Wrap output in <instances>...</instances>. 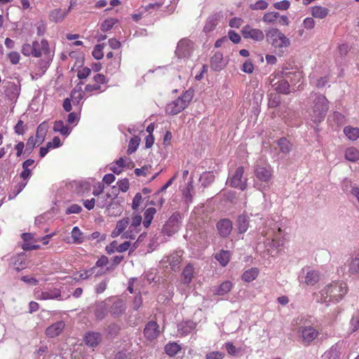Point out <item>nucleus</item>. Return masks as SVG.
I'll return each mask as SVG.
<instances>
[{
  "label": "nucleus",
  "instance_id": "nucleus-6",
  "mask_svg": "<svg viewBox=\"0 0 359 359\" xmlns=\"http://www.w3.org/2000/svg\"><path fill=\"white\" fill-rule=\"evenodd\" d=\"M348 288L343 282L332 283L326 285L322 290V295L326 294L325 299L330 297L329 301L339 302L347 293Z\"/></svg>",
  "mask_w": 359,
  "mask_h": 359
},
{
  "label": "nucleus",
  "instance_id": "nucleus-39",
  "mask_svg": "<svg viewBox=\"0 0 359 359\" xmlns=\"http://www.w3.org/2000/svg\"><path fill=\"white\" fill-rule=\"evenodd\" d=\"M156 212V210L154 208H149L145 210L144 213V219L143 221V225L145 228H148L150 226Z\"/></svg>",
  "mask_w": 359,
  "mask_h": 359
},
{
  "label": "nucleus",
  "instance_id": "nucleus-28",
  "mask_svg": "<svg viewBox=\"0 0 359 359\" xmlns=\"http://www.w3.org/2000/svg\"><path fill=\"white\" fill-rule=\"evenodd\" d=\"M194 271V266L191 264H187L182 273V281L184 285H188L192 280Z\"/></svg>",
  "mask_w": 359,
  "mask_h": 359
},
{
  "label": "nucleus",
  "instance_id": "nucleus-54",
  "mask_svg": "<svg viewBox=\"0 0 359 359\" xmlns=\"http://www.w3.org/2000/svg\"><path fill=\"white\" fill-rule=\"evenodd\" d=\"M273 7L279 11H286L290 6V2L287 0L278 1L273 4Z\"/></svg>",
  "mask_w": 359,
  "mask_h": 359
},
{
  "label": "nucleus",
  "instance_id": "nucleus-4",
  "mask_svg": "<svg viewBox=\"0 0 359 359\" xmlns=\"http://www.w3.org/2000/svg\"><path fill=\"white\" fill-rule=\"evenodd\" d=\"M194 97V91L191 89L186 90L176 100L168 103L165 107L168 114L176 115L186 109Z\"/></svg>",
  "mask_w": 359,
  "mask_h": 359
},
{
  "label": "nucleus",
  "instance_id": "nucleus-52",
  "mask_svg": "<svg viewBox=\"0 0 359 359\" xmlns=\"http://www.w3.org/2000/svg\"><path fill=\"white\" fill-rule=\"evenodd\" d=\"M116 22V20L114 18H108L101 24L100 29L104 32H108L112 29Z\"/></svg>",
  "mask_w": 359,
  "mask_h": 359
},
{
  "label": "nucleus",
  "instance_id": "nucleus-37",
  "mask_svg": "<svg viewBox=\"0 0 359 359\" xmlns=\"http://www.w3.org/2000/svg\"><path fill=\"white\" fill-rule=\"evenodd\" d=\"M218 20V15L217 14L210 16L205 22L203 30L205 33H210L217 26Z\"/></svg>",
  "mask_w": 359,
  "mask_h": 359
},
{
  "label": "nucleus",
  "instance_id": "nucleus-11",
  "mask_svg": "<svg viewBox=\"0 0 359 359\" xmlns=\"http://www.w3.org/2000/svg\"><path fill=\"white\" fill-rule=\"evenodd\" d=\"M216 229L221 238H226L231 234L233 230V223L228 218H223L216 223Z\"/></svg>",
  "mask_w": 359,
  "mask_h": 359
},
{
  "label": "nucleus",
  "instance_id": "nucleus-41",
  "mask_svg": "<svg viewBox=\"0 0 359 359\" xmlns=\"http://www.w3.org/2000/svg\"><path fill=\"white\" fill-rule=\"evenodd\" d=\"M344 133L351 140H356L359 137V129L351 126H346L344 128Z\"/></svg>",
  "mask_w": 359,
  "mask_h": 359
},
{
  "label": "nucleus",
  "instance_id": "nucleus-58",
  "mask_svg": "<svg viewBox=\"0 0 359 359\" xmlns=\"http://www.w3.org/2000/svg\"><path fill=\"white\" fill-rule=\"evenodd\" d=\"M21 52L25 56H33V43L32 44L24 43L22 46Z\"/></svg>",
  "mask_w": 359,
  "mask_h": 359
},
{
  "label": "nucleus",
  "instance_id": "nucleus-32",
  "mask_svg": "<svg viewBox=\"0 0 359 359\" xmlns=\"http://www.w3.org/2000/svg\"><path fill=\"white\" fill-rule=\"evenodd\" d=\"M340 348L338 344L333 345L323 355L324 359H339Z\"/></svg>",
  "mask_w": 359,
  "mask_h": 359
},
{
  "label": "nucleus",
  "instance_id": "nucleus-2",
  "mask_svg": "<svg viewBox=\"0 0 359 359\" xmlns=\"http://www.w3.org/2000/svg\"><path fill=\"white\" fill-rule=\"evenodd\" d=\"M309 98L313 100L312 112L310 114L311 121L320 123L324 120L328 110V101L325 96L311 92Z\"/></svg>",
  "mask_w": 359,
  "mask_h": 359
},
{
  "label": "nucleus",
  "instance_id": "nucleus-26",
  "mask_svg": "<svg viewBox=\"0 0 359 359\" xmlns=\"http://www.w3.org/2000/svg\"><path fill=\"white\" fill-rule=\"evenodd\" d=\"M330 13V10L321 6H315L311 8V14L313 18L318 19L325 18Z\"/></svg>",
  "mask_w": 359,
  "mask_h": 359
},
{
  "label": "nucleus",
  "instance_id": "nucleus-35",
  "mask_svg": "<svg viewBox=\"0 0 359 359\" xmlns=\"http://www.w3.org/2000/svg\"><path fill=\"white\" fill-rule=\"evenodd\" d=\"M53 130L65 136H68L71 133V129L65 126L62 120L56 121L54 123Z\"/></svg>",
  "mask_w": 359,
  "mask_h": 359
},
{
  "label": "nucleus",
  "instance_id": "nucleus-14",
  "mask_svg": "<svg viewBox=\"0 0 359 359\" xmlns=\"http://www.w3.org/2000/svg\"><path fill=\"white\" fill-rule=\"evenodd\" d=\"M242 35L245 39H250L256 41H262L264 38L263 32L259 29L245 25L242 29Z\"/></svg>",
  "mask_w": 359,
  "mask_h": 359
},
{
  "label": "nucleus",
  "instance_id": "nucleus-40",
  "mask_svg": "<svg viewBox=\"0 0 359 359\" xmlns=\"http://www.w3.org/2000/svg\"><path fill=\"white\" fill-rule=\"evenodd\" d=\"M259 274V270L257 268H251L247 270L242 275L243 280L250 283L256 279Z\"/></svg>",
  "mask_w": 359,
  "mask_h": 359
},
{
  "label": "nucleus",
  "instance_id": "nucleus-3",
  "mask_svg": "<svg viewBox=\"0 0 359 359\" xmlns=\"http://www.w3.org/2000/svg\"><path fill=\"white\" fill-rule=\"evenodd\" d=\"M267 41L282 55L290 45V39L278 28H271L266 33Z\"/></svg>",
  "mask_w": 359,
  "mask_h": 359
},
{
  "label": "nucleus",
  "instance_id": "nucleus-16",
  "mask_svg": "<svg viewBox=\"0 0 359 359\" xmlns=\"http://www.w3.org/2000/svg\"><path fill=\"white\" fill-rule=\"evenodd\" d=\"M256 177L264 182H268L271 178V170L269 166L256 165L255 170Z\"/></svg>",
  "mask_w": 359,
  "mask_h": 359
},
{
  "label": "nucleus",
  "instance_id": "nucleus-27",
  "mask_svg": "<svg viewBox=\"0 0 359 359\" xmlns=\"http://www.w3.org/2000/svg\"><path fill=\"white\" fill-rule=\"evenodd\" d=\"M196 324L191 320L183 321L177 325V331L182 335H187L194 330Z\"/></svg>",
  "mask_w": 359,
  "mask_h": 359
},
{
  "label": "nucleus",
  "instance_id": "nucleus-25",
  "mask_svg": "<svg viewBox=\"0 0 359 359\" xmlns=\"http://www.w3.org/2000/svg\"><path fill=\"white\" fill-rule=\"evenodd\" d=\"M249 217L245 214L240 215L236 221V226L238 233L246 232L249 228Z\"/></svg>",
  "mask_w": 359,
  "mask_h": 359
},
{
  "label": "nucleus",
  "instance_id": "nucleus-46",
  "mask_svg": "<svg viewBox=\"0 0 359 359\" xmlns=\"http://www.w3.org/2000/svg\"><path fill=\"white\" fill-rule=\"evenodd\" d=\"M279 17L280 14L278 12H269L263 15L262 21L266 24H272L274 23Z\"/></svg>",
  "mask_w": 359,
  "mask_h": 359
},
{
  "label": "nucleus",
  "instance_id": "nucleus-22",
  "mask_svg": "<svg viewBox=\"0 0 359 359\" xmlns=\"http://www.w3.org/2000/svg\"><path fill=\"white\" fill-rule=\"evenodd\" d=\"M108 305L104 301L97 302L95 305L94 315L97 320L104 319L108 313Z\"/></svg>",
  "mask_w": 359,
  "mask_h": 359
},
{
  "label": "nucleus",
  "instance_id": "nucleus-10",
  "mask_svg": "<svg viewBox=\"0 0 359 359\" xmlns=\"http://www.w3.org/2000/svg\"><path fill=\"white\" fill-rule=\"evenodd\" d=\"M182 218V215L180 212H174L165 224L163 228L164 231H167L169 235L177 232L180 229Z\"/></svg>",
  "mask_w": 359,
  "mask_h": 359
},
{
  "label": "nucleus",
  "instance_id": "nucleus-5",
  "mask_svg": "<svg viewBox=\"0 0 359 359\" xmlns=\"http://www.w3.org/2000/svg\"><path fill=\"white\" fill-rule=\"evenodd\" d=\"M263 233L265 234L268 240L271 241V245L273 248H277L283 245L284 233L279 223L269 220L266 230L263 231Z\"/></svg>",
  "mask_w": 359,
  "mask_h": 359
},
{
  "label": "nucleus",
  "instance_id": "nucleus-56",
  "mask_svg": "<svg viewBox=\"0 0 359 359\" xmlns=\"http://www.w3.org/2000/svg\"><path fill=\"white\" fill-rule=\"evenodd\" d=\"M142 201V196L140 193H137L133 200L132 208L134 210H137Z\"/></svg>",
  "mask_w": 359,
  "mask_h": 359
},
{
  "label": "nucleus",
  "instance_id": "nucleus-57",
  "mask_svg": "<svg viewBox=\"0 0 359 359\" xmlns=\"http://www.w3.org/2000/svg\"><path fill=\"white\" fill-rule=\"evenodd\" d=\"M119 194V189L117 188L116 186H113L111 187L110 190L107 192L106 196L107 198H110L112 201H116L117 196Z\"/></svg>",
  "mask_w": 359,
  "mask_h": 359
},
{
  "label": "nucleus",
  "instance_id": "nucleus-60",
  "mask_svg": "<svg viewBox=\"0 0 359 359\" xmlns=\"http://www.w3.org/2000/svg\"><path fill=\"white\" fill-rule=\"evenodd\" d=\"M117 188L119 189V191L123 192H126L129 189V182L127 178L123 179L117 182Z\"/></svg>",
  "mask_w": 359,
  "mask_h": 359
},
{
  "label": "nucleus",
  "instance_id": "nucleus-17",
  "mask_svg": "<svg viewBox=\"0 0 359 359\" xmlns=\"http://www.w3.org/2000/svg\"><path fill=\"white\" fill-rule=\"evenodd\" d=\"M144 334L147 339L153 340L159 334L158 325L155 321H149L145 326Z\"/></svg>",
  "mask_w": 359,
  "mask_h": 359
},
{
  "label": "nucleus",
  "instance_id": "nucleus-44",
  "mask_svg": "<svg viewBox=\"0 0 359 359\" xmlns=\"http://www.w3.org/2000/svg\"><path fill=\"white\" fill-rule=\"evenodd\" d=\"M52 61V57L50 55H46L44 56V58L41 60L39 62V67L41 71V73H40L39 74V76H41V75H43L46 71L47 70V69L48 68V67L50 66V64Z\"/></svg>",
  "mask_w": 359,
  "mask_h": 359
},
{
  "label": "nucleus",
  "instance_id": "nucleus-13",
  "mask_svg": "<svg viewBox=\"0 0 359 359\" xmlns=\"http://www.w3.org/2000/svg\"><path fill=\"white\" fill-rule=\"evenodd\" d=\"M50 54L49 44L47 40L42 39L41 41H33V57H40L42 55L46 56Z\"/></svg>",
  "mask_w": 359,
  "mask_h": 359
},
{
  "label": "nucleus",
  "instance_id": "nucleus-61",
  "mask_svg": "<svg viewBox=\"0 0 359 359\" xmlns=\"http://www.w3.org/2000/svg\"><path fill=\"white\" fill-rule=\"evenodd\" d=\"M15 133L18 135H22L25 133V126L22 120H19L14 127Z\"/></svg>",
  "mask_w": 359,
  "mask_h": 359
},
{
  "label": "nucleus",
  "instance_id": "nucleus-34",
  "mask_svg": "<svg viewBox=\"0 0 359 359\" xmlns=\"http://www.w3.org/2000/svg\"><path fill=\"white\" fill-rule=\"evenodd\" d=\"M233 287V284L229 280L222 283L215 291V294L218 296H223L227 294Z\"/></svg>",
  "mask_w": 359,
  "mask_h": 359
},
{
  "label": "nucleus",
  "instance_id": "nucleus-24",
  "mask_svg": "<svg viewBox=\"0 0 359 359\" xmlns=\"http://www.w3.org/2000/svg\"><path fill=\"white\" fill-rule=\"evenodd\" d=\"M126 306L123 300L118 299L113 303L110 308V313L114 318L121 316L126 311Z\"/></svg>",
  "mask_w": 359,
  "mask_h": 359
},
{
  "label": "nucleus",
  "instance_id": "nucleus-59",
  "mask_svg": "<svg viewBox=\"0 0 359 359\" xmlns=\"http://www.w3.org/2000/svg\"><path fill=\"white\" fill-rule=\"evenodd\" d=\"M81 210H82V208L80 205H79L77 204H72L66 209L65 213L67 215L78 214Z\"/></svg>",
  "mask_w": 359,
  "mask_h": 359
},
{
  "label": "nucleus",
  "instance_id": "nucleus-19",
  "mask_svg": "<svg viewBox=\"0 0 359 359\" xmlns=\"http://www.w3.org/2000/svg\"><path fill=\"white\" fill-rule=\"evenodd\" d=\"M226 66L223 55L220 52L215 53L210 60V67L212 70L219 72Z\"/></svg>",
  "mask_w": 359,
  "mask_h": 359
},
{
  "label": "nucleus",
  "instance_id": "nucleus-29",
  "mask_svg": "<svg viewBox=\"0 0 359 359\" xmlns=\"http://www.w3.org/2000/svg\"><path fill=\"white\" fill-rule=\"evenodd\" d=\"M164 351L170 357H174L181 352L182 347L176 342H169L165 346Z\"/></svg>",
  "mask_w": 359,
  "mask_h": 359
},
{
  "label": "nucleus",
  "instance_id": "nucleus-12",
  "mask_svg": "<svg viewBox=\"0 0 359 359\" xmlns=\"http://www.w3.org/2000/svg\"><path fill=\"white\" fill-rule=\"evenodd\" d=\"M4 88L6 96L11 101H16L20 93V82L6 81Z\"/></svg>",
  "mask_w": 359,
  "mask_h": 359
},
{
  "label": "nucleus",
  "instance_id": "nucleus-53",
  "mask_svg": "<svg viewBox=\"0 0 359 359\" xmlns=\"http://www.w3.org/2000/svg\"><path fill=\"white\" fill-rule=\"evenodd\" d=\"M142 222V216L140 215H134L132 217L131 224L129 226L130 229H134L137 231V227H139Z\"/></svg>",
  "mask_w": 359,
  "mask_h": 359
},
{
  "label": "nucleus",
  "instance_id": "nucleus-15",
  "mask_svg": "<svg viewBox=\"0 0 359 359\" xmlns=\"http://www.w3.org/2000/svg\"><path fill=\"white\" fill-rule=\"evenodd\" d=\"M65 324L63 320H59L48 326L45 331V334L50 338H54L59 336L65 328Z\"/></svg>",
  "mask_w": 359,
  "mask_h": 359
},
{
  "label": "nucleus",
  "instance_id": "nucleus-7",
  "mask_svg": "<svg viewBox=\"0 0 359 359\" xmlns=\"http://www.w3.org/2000/svg\"><path fill=\"white\" fill-rule=\"evenodd\" d=\"M244 169L238 167L234 173L228 179L230 186L244 191L247 187V178L243 177Z\"/></svg>",
  "mask_w": 359,
  "mask_h": 359
},
{
  "label": "nucleus",
  "instance_id": "nucleus-23",
  "mask_svg": "<svg viewBox=\"0 0 359 359\" xmlns=\"http://www.w3.org/2000/svg\"><path fill=\"white\" fill-rule=\"evenodd\" d=\"M72 6L67 10L65 11L61 8H55L50 12L49 18L55 22H62L70 11Z\"/></svg>",
  "mask_w": 359,
  "mask_h": 359
},
{
  "label": "nucleus",
  "instance_id": "nucleus-51",
  "mask_svg": "<svg viewBox=\"0 0 359 359\" xmlns=\"http://www.w3.org/2000/svg\"><path fill=\"white\" fill-rule=\"evenodd\" d=\"M37 143H39V140L31 136L27 142L25 153L30 154Z\"/></svg>",
  "mask_w": 359,
  "mask_h": 359
},
{
  "label": "nucleus",
  "instance_id": "nucleus-50",
  "mask_svg": "<svg viewBox=\"0 0 359 359\" xmlns=\"http://www.w3.org/2000/svg\"><path fill=\"white\" fill-rule=\"evenodd\" d=\"M269 4L267 1L264 0H259L255 4H251L249 7L251 10L258 11V10H265L268 8Z\"/></svg>",
  "mask_w": 359,
  "mask_h": 359
},
{
  "label": "nucleus",
  "instance_id": "nucleus-38",
  "mask_svg": "<svg viewBox=\"0 0 359 359\" xmlns=\"http://www.w3.org/2000/svg\"><path fill=\"white\" fill-rule=\"evenodd\" d=\"M48 126L46 121L41 123L37 128L36 138L39 140V144L43 142L48 131Z\"/></svg>",
  "mask_w": 359,
  "mask_h": 359
},
{
  "label": "nucleus",
  "instance_id": "nucleus-9",
  "mask_svg": "<svg viewBox=\"0 0 359 359\" xmlns=\"http://www.w3.org/2000/svg\"><path fill=\"white\" fill-rule=\"evenodd\" d=\"M194 50V43L187 39H181L177 46L175 54L179 58L188 57Z\"/></svg>",
  "mask_w": 359,
  "mask_h": 359
},
{
  "label": "nucleus",
  "instance_id": "nucleus-33",
  "mask_svg": "<svg viewBox=\"0 0 359 359\" xmlns=\"http://www.w3.org/2000/svg\"><path fill=\"white\" fill-rule=\"evenodd\" d=\"M230 256L231 253L229 250H222L215 254V258L219 262L222 266H225L229 262Z\"/></svg>",
  "mask_w": 359,
  "mask_h": 359
},
{
  "label": "nucleus",
  "instance_id": "nucleus-1",
  "mask_svg": "<svg viewBox=\"0 0 359 359\" xmlns=\"http://www.w3.org/2000/svg\"><path fill=\"white\" fill-rule=\"evenodd\" d=\"M285 79L276 78L275 76L272 78L273 75L269 77V85L271 88L278 93L288 95L290 93V85L299 82L302 78L301 73L299 72H285Z\"/></svg>",
  "mask_w": 359,
  "mask_h": 359
},
{
  "label": "nucleus",
  "instance_id": "nucleus-62",
  "mask_svg": "<svg viewBox=\"0 0 359 359\" xmlns=\"http://www.w3.org/2000/svg\"><path fill=\"white\" fill-rule=\"evenodd\" d=\"M226 37L234 43H238L241 41L240 35L233 30H229Z\"/></svg>",
  "mask_w": 359,
  "mask_h": 359
},
{
  "label": "nucleus",
  "instance_id": "nucleus-31",
  "mask_svg": "<svg viewBox=\"0 0 359 359\" xmlns=\"http://www.w3.org/2000/svg\"><path fill=\"white\" fill-rule=\"evenodd\" d=\"M82 84L83 83L80 82L71 92L70 97L74 104H79L83 98V93L81 86Z\"/></svg>",
  "mask_w": 359,
  "mask_h": 359
},
{
  "label": "nucleus",
  "instance_id": "nucleus-43",
  "mask_svg": "<svg viewBox=\"0 0 359 359\" xmlns=\"http://www.w3.org/2000/svg\"><path fill=\"white\" fill-rule=\"evenodd\" d=\"M214 180L215 175L210 172H203L200 177V181L204 187H208Z\"/></svg>",
  "mask_w": 359,
  "mask_h": 359
},
{
  "label": "nucleus",
  "instance_id": "nucleus-48",
  "mask_svg": "<svg viewBox=\"0 0 359 359\" xmlns=\"http://www.w3.org/2000/svg\"><path fill=\"white\" fill-rule=\"evenodd\" d=\"M140 139L137 136H134L132 137L128 144V148L127 150V153L128 154H132L134 153L138 148L140 144Z\"/></svg>",
  "mask_w": 359,
  "mask_h": 359
},
{
  "label": "nucleus",
  "instance_id": "nucleus-36",
  "mask_svg": "<svg viewBox=\"0 0 359 359\" xmlns=\"http://www.w3.org/2000/svg\"><path fill=\"white\" fill-rule=\"evenodd\" d=\"M277 144L281 153L284 154H289L292 148V144L285 137H281L277 141Z\"/></svg>",
  "mask_w": 359,
  "mask_h": 359
},
{
  "label": "nucleus",
  "instance_id": "nucleus-21",
  "mask_svg": "<svg viewBox=\"0 0 359 359\" xmlns=\"http://www.w3.org/2000/svg\"><path fill=\"white\" fill-rule=\"evenodd\" d=\"M101 341L102 335L99 332H88L84 337L86 344L91 348L97 346Z\"/></svg>",
  "mask_w": 359,
  "mask_h": 359
},
{
  "label": "nucleus",
  "instance_id": "nucleus-64",
  "mask_svg": "<svg viewBox=\"0 0 359 359\" xmlns=\"http://www.w3.org/2000/svg\"><path fill=\"white\" fill-rule=\"evenodd\" d=\"M224 356V353L220 351H213L206 354V359H222Z\"/></svg>",
  "mask_w": 359,
  "mask_h": 359
},
{
  "label": "nucleus",
  "instance_id": "nucleus-8",
  "mask_svg": "<svg viewBox=\"0 0 359 359\" xmlns=\"http://www.w3.org/2000/svg\"><path fill=\"white\" fill-rule=\"evenodd\" d=\"M302 341L305 345H310L320 334V332L311 325H303L298 328Z\"/></svg>",
  "mask_w": 359,
  "mask_h": 359
},
{
  "label": "nucleus",
  "instance_id": "nucleus-49",
  "mask_svg": "<svg viewBox=\"0 0 359 359\" xmlns=\"http://www.w3.org/2000/svg\"><path fill=\"white\" fill-rule=\"evenodd\" d=\"M72 238L74 243H81L83 241V233L78 226L72 229Z\"/></svg>",
  "mask_w": 359,
  "mask_h": 359
},
{
  "label": "nucleus",
  "instance_id": "nucleus-42",
  "mask_svg": "<svg viewBox=\"0 0 359 359\" xmlns=\"http://www.w3.org/2000/svg\"><path fill=\"white\" fill-rule=\"evenodd\" d=\"M345 158L349 161L355 162L359 159V151L354 147H349L345 151Z\"/></svg>",
  "mask_w": 359,
  "mask_h": 359
},
{
  "label": "nucleus",
  "instance_id": "nucleus-20",
  "mask_svg": "<svg viewBox=\"0 0 359 359\" xmlns=\"http://www.w3.org/2000/svg\"><path fill=\"white\" fill-rule=\"evenodd\" d=\"M306 271V275L304 276V283L307 285H314L316 284L320 280V273L318 271L315 270H311L309 269H303L302 271V273H304Z\"/></svg>",
  "mask_w": 359,
  "mask_h": 359
},
{
  "label": "nucleus",
  "instance_id": "nucleus-55",
  "mask_svg": "<svg viewBox=\"0 0 359 359\" xmlns=\"http://www.w3.org/2000/svg\"><path fill=\"white\" fill-rule=\"evenodd\" d=\"M102 48L103 47L102 45H97L95 46L92 54L95 60H99L103 57L104 54L102 52Z\"/></svg>",
  "mask_w": 359,
  "mask_h": 359
},
{
  "label": "nucleus",
  "instance_id": "nucleus-30",
  "mask_svg": "<svg viewBox=\"0 0 359 359\" xmlns=\"http://www.w3.org/2000/svg\"><path fill=\"white\" fill-rule=\"evenodd\" d=\"M123 208L118 200L112 201L107 206V214L109 216H117L122 212Z\"/></svg>",
  "mask_w": 359,
  "mask_h": 359
},
{
  "label": "nucleus",
  "instance_id": "nucleus-47",
  "mask_svg": "<svg viewBox=\"0 0 359 359\" xmlns=\"http://www.w3.org/2000/svg\"><path fill=\"white\" fill-rule=\"evenodd\" d=\"M348 270L351 274H359V252L350 262Z\"/></svg>",
  "mask_w": 359,
  "mask_h": 359
},
{
  "label": "nucleus",
  "instance_id": "nucleus-45",
  "mask_svg": "<svg viewBox=\"0 0 359 359\" xmlns=\"http://www.w3.org/2000/svg\"><path fill=\"white\" fill-rule=\"evenodd\" d=\"M194 187L192 182H190L187 184V187L183 191V198L184 199L185 203L189 205L193 201V195L191 192V189H193Z\"/></svg>",
  "mask_w": 359,
  "mask_h": 359
},
{
  "label": "nucleus",
  "instance_id": "nucleus-63",
  "mask_svg": "<svg viewBox=\"0 0 359 359\" xmlns=\"http://www.w3.org/2000/svg\"><path fill=\"white\" fill-rule=\"evenodd\" d=\"M8 57L13 65H17L20 61V55L19 53L13 51L8 54Z\"/></svg>",
  "mask_w": 359,
  "mask_h": 359
},
{
  "label": "nucleus",
  "instance_id": "nucleus-18",
  "mask_svg": "<svg viewBox=\"0 0 359 359\" xmlns=\"http://www.w3.org/2000/svg\"><path fill=\"white\" fill-rule=\"evenodd\" d=\"M37 299L47 300V299H60L61 292L59 289L53 287L47 291H42L36 293Z\"/></svg>",
  "mask_w": 359,
  "mask_h": 359
}]
</instances>
